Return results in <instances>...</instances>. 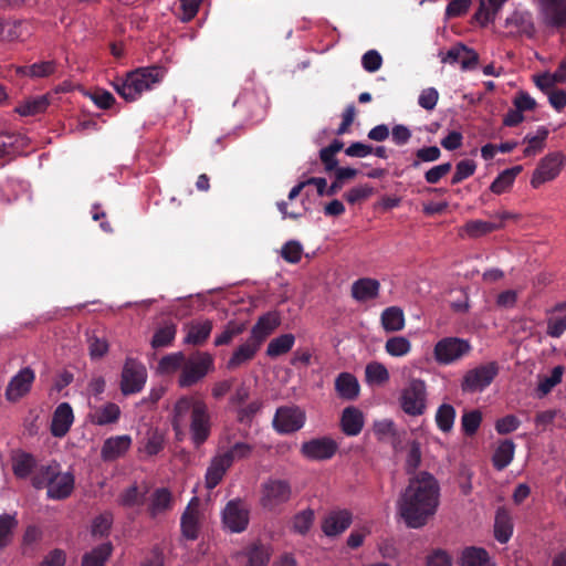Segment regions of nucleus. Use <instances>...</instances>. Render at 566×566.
Listing matches in <instances>:
<instances>
[{
  "instance_id": "1",
  "label": "nucleus",
  "mask_w": 566,
  "mask_h": 566,
  "mask_svg": "<svg viewBox=\"0 0 566 566\" xmlns=\"http://www.w3.org/2000/svg\"><path fill=\"white\" fill-rule=\"evenodd\" d=\"M441 486L427 471H420L409 479V483L397 500V511L405 525L418 530L428 524L438 511Z\"/></svg>"
},
{
  "instance_id": "2",
  "label": "nucleus",
  "mask_w": 566,
  "mask_h": 566,
  "mask_svg": "<svg viewBox=\"0 0 566 566\" xmlns=\"http://www.w3.org/2000/svg\"><path fill=\"white\" fill-rule=\"evenodd\" d=\"M189 420L191 441L195 447L203 444L211 434V415L203 399L197 396H181L172 408L171 426L175 434L182 433Z\"/></svg>"
},
{
  "instance_id": "3",
  "label": "nucleus",
  "mask_w": 566,
  "mask_h": 566,
  "mask_svg": "<svg viewBox=\"0 0 566 566\" xmlns=\"http://www.w3.org/2000/svg\"><path fill=\"white\" fill-rule=\"evenodd\" d=\"M166 69L160 65L137 67L125 77H117L112 85L116 93L126 102L137 101L143 93L154 90L166 76Z\"/></svg>"
},
{
  "instance_id": "4",
  "label": "nucleus",
  "mask_w": 566,
  "mask_h": 566,
  "mask_svg": "<svg viewBox=\"0 0 566 566\" xmlns=\"http://www.w3.org/2000/svg\"><path fill=\"white\" fill-rule=\"evenodd\" d=\"M214 370V358L209 352H193L185 360L179 374L178 386L191 388L202 381L207 375Z\"/></svg>"
},
{
  "instance_id": "5",
  "label": "nucleus",
  "mask_w": 566,
  "mask_h": 566,
  "mask_svg": "<svg viewBox=\"0 0 566 566\" xmlns=\"http://www.w3.org/2000/svg\"><path fill=\"white\" fill-rule=\"evenodd\" d=\"M398 402H400V408L407 416H423L427 409L426 382L420 378L410 379L402 388Z\"/></svg>"
},
{
  "instance_id": "6",
  "label": "nucleus",
  "mask_w": 566,
  "mask_h": 566,
  "mask_svg": "<svg viewBox=\"0 0 566 566\" xmlns=\"http://www.w3.org/2000/svg\"><path fill=\"white\" fill-rule=\"evenodd\" d=\"M471 350L472 345L467 339L448 336L434 344L433 357L438 365L447 366L461 360Z\"/></svg>"
},
{
  "instance_id": "7",
  "label": "nucleus",
  "mask_w": 566,
  "mask_h": 566,
  "mask_svg": "<svg viewBox=\"0 0 566 566\" xmlns=\"http://www.w3.org/2000/svg\"><path fill=\"white\" fill-rule=\"evenodd\" d=\"M147 379L148 371L142 361L130 357L124 360L120 374V391L124 396L140 392Z\"/></svg>"
},
{
  "instance_id": "8",
  "label": "nucleus",
  "mask_w": 566,
  "mask_h": 566,
  "mask_svg": "<svg viewBox=\"0 0 566 566\" xmlns=\"http://www.w3.org/2000/svg\"><path fill=\"white\" fill-rule=\"evenodd\" d=\"M499 374V365L495 360L469 369L461 384L464 392H478L486 389Z\"/></svg>"
},
{
  "instance_id": "9",
  "label": "nucleus",
  "mask_w": 566,
  "mask_h": 566,
  "mask_svg": "<svg viewBox=\"0 0 566 566\" xmlns=\"http://www.w3.org/2000/svg\"><path fill=\"white\" fill-rule=\"evenodd\" d=\"M566 164V156L562 151L548 153L543 157L532 174L531 186L539 188L545 182L552 181L560 174Z\"/></svg>"
},
{
  "instance_id": "10",
  "label": "nucleus",
  "mask_w": 566,
  "mask_h": 566,
  "mask_svg": "<svg viewBox=\"0 0 566 566\" xmlns=\"http://www.w3.org/2000/svg\"><path fill=\"white\" fill-rule=\"evenodd\" d=\"M305 424V412L296 406L279 407L273 416L272 426L279 434H292Z\"/></svg>"
},
{
  "instance_id": "11",
  "label": "nucleus",
  "mask_w": 566,
  "mask_h": 566,
  "mask_svg": "<svg viewBox=\"0 0 566 566\" xmlns=\"http://www.w3.org/2000/svg\"><path fill=\"white\" fill-rule=\"evenodd\" d=\"M292 488L289 481L270 479L262 484L261 505L263 509L274 511L291 500Z\"/></svg>"
},
{
  "instance_id": "12",
  "label": "nucleus",
  "mask_w": 566,
  "mask_h": 566,
  "mask_svg": "<svg viewBox=\"0 0 566 566\" xmlns=\"http://www.w3.org/2000/svg\"><path fill=\"white\" fill-rule=\"evenodd\" d=\"M222 523L233 534H241L250 523V509L241 499L228 502L222 511Z\"/></svg>"
},
{
  "instance_id": "13",
  "label": "nucleus",
  "mask_w": 566,
  "mask_h": 566,
  "mask_svg": "<svg viewBox=\"0 0 566 566\" xmlns=\"http://www.w3.org/2000/svg\"><path fill=\"white\" fill-rule=\"evenodd\" d=\"M338 449L339 444L334 439L322 437L302 443L301 453L310 461H327L335 455Z\"/></svg>"
},
{
  "instance_id": "14",
  "label": "nucleus",
  "mask_w": 566,
  "mask_h": 566,
  "mask_svg": "<svg viewBox=\"0 0 566 566\" xmlns=\"http://www.w3.org/2000/svg\"><path fill=\"white\" fill-rule=\"evenodd\" d=\"M34 380V371L30 367L22 368L10 378L6 388V398L9 402H17L29 394Z\"/></svg>"
},
{
  "instance_id": "15",
  "label": "nucleus",
  "mask_w": 566,
  "mask_h": 566,
  "mask_svg": "<svg viewBox=\"0 0 566 566\" xmlns=\"http://www.w3.org/2000/svg\"><path fill=\"white\" fill-rule=\"evenodd\" d=\"M539 11L547 27L566 25V0H539Z\"/></svg>"
},
{
  "instance_id": "16",
  "label": "nucleus",
  "mask_w": 566,
  "mask_h": 566,
  "mask_svg": "<svg viewBox=\"0 0 566 566\" xmlns=\"http://www.w3.org/2000/svg\"><path fill=\"white\" fill-rule=\"evenodd\" d=\"M352 523L353 514L349 510H334L325 515L322 522V531L326 536H338L345 532Z\"/></svg>"
},
{
  "instance_id": "17",
  "label": "nucleus",
  "mask_w": 566,
  "mask_h": 566,
  "mask_svg": "<svg viewBox=\"0 0 566 566\" xmlns=\"http://www.w3.org/2000/svg\"><path fill=\"white\" fill-rule=\"evenodd\" d=\"M281 326V316L279 312L272 311L265 313L256 319L252 326L249 339L256 344H263L264 340L273 334V332Z\"/></svg>"
},
{
  "instance_id": "18",
  "label": "nucleus",
  "mask_w": 566,
  "mask_h": 566,
  "mask_svg": "<svg viewBox=\"0 0 566 566\" xmlns=\"http://www.w3.org/2000/svg\"><path fill=\"white\" fill-rule=\"evenodd\" d=\"M199 499L193 496L180 518L181 534L191 542L199 537Z\"/></svg>"
},
{
  "instance_id": "19",
  "label": "nucleus",
  "mask_w": 566,
  "mask_h": 566,
  "mask_svg": "<svg viewBox=\"0 0 566 566\" xmlns=\"http://www.w3.org/2000/svg\"><path fill=\"white\" fill-rule=\"evenodd\" d=\"M129 434L111 437L102 444L101 457L104 461H114L124 455L130 448Z\"/></svg>"
},
{
  "instance_id": "20",
  "label": "nucleus",
  "mask_w": 566,
  "mask_h": 566,
  "mask_svg": "<svg viewBox=\"0 0 566 566\" xmlns=\"http://www.w3.org/2000/svg\"><path fill=\"white\" fill-rule=\"evenodd\" d=\"M505 27L511 33L532 38L535 34V25L532 14L527 11H514L505 19Z\"/></svg>"
},
{
  "instance_id": "21",
  "label": "nucleus",
  "mask_w": 566,
  "mask_h": 566,
  "mask_svg": "<svg viewBox=\"0 0 566 566\" xmlns=\"http://www.w3.org/2000/svg\"><path fill=\"white\" fill-rule=\"evenodd\" d=\"M73 423L72 407L67 402H62L56 408L52 416L51 434L56 438H62L69 433Z\"/></svg>"
},
{
  "instance_id": "22",
  "label": "nucleus",
  "mask_w": 566,
  "mask_h": 566,
  "mask_svg": "<svg viewBox=\"0 0 566 566\" xmlns=\"http://www.w3.org/2000/svg\"><path fill=\"white\" fill-rule=\"evenodd\" d=\"M546 335L558 338L566 332V302H559L547 311Z\"/></svg>"
},
{
  "instance_id": "23",
  "label": "nucleus",
  "mask_w": 566,
  "mask_h": 566,
  "mask_svg": "<svg viewBox=\"0 0 566 566\" xmlns=\"http://www.w3.org/2000/svg\"><path fill=\"white\" fill-rule=\"evenodd\" d=\"M340 428L345 436L355 437L364 428V415L357 407H345L340 417Z\"/></svg>"
},
{
  "instance_id": "24",
  "label": "nucleus",
  "mask_w": 566,
  "mask_h": 566,
  "mask_svg": "<svg viewBox=\"0 0 566 566\" xmlns=\"http://www.w3.org/2000/svg\"><path fill=\"white\" fill-rule=\"evenodd\" d=\"M87 417L93 426H111L118 422L120 408L117 403L107 402L92 409Z\"/></svg>"
},
{
  "instance_id": "25",
  "label": "nucleus",
  "mask_w": 566,
  "mask_h": 566,
  "mask_svg": "<svg viewBox=\"0 0 566 566\" xmlns=\"http://www.w3.org/2000/svg\"><path fill=\"white\" fill-rule=\"evenodd\" d=\"M232 463L224 459L220 453L213 457L209 468L206 469L205 486L209 490L214 489L222 481L226 472L230 470Z\"/></svg>"
},
{
  "instance_id": "26",
  "label": "nucleus",
  "mask_w": 566,
  "mask_h": 566,
  "mask_svg": "<svg viewBox=\"0 0 566 566\" xmlns=\"http://www.w3.org/2000/svg\"><path fill=\"white\" fill-rule=\"evenodd\" d=\"M261 346L260 343H254L251 339L245 340V343H242L232 353L230 359L226 363V368H228V370L239 369L242 365L254 358Z\"/></svg>"
},
{
  "instance_id": "27",
  "label": "nucleus",
  "mask_w": 566,
  "mask_h": 566,
  "mask_svg": "<svg viewBox=\"0 0 566 566\" xmlns=\"http://www.w3.org/2000/svg\"><path fill=\"white\" fill-rule=\"evenodd\" d=\"M29 35L30 29L25 21L0 18V41L12 42Z\"/></svg>"
},
{
  "instance_id": "28",
  "label": "nucleus",
  "mask_w": 566,
  "mask_h": 566,
  "mask_svg": "<svg viewBox=\"0 0 566 566\" xmlns=\"http://www.w3.org/2000/svg\"><path fill=\"white\" fill-rule=\"evenodd\" d=\"M335 391L345 400H354L359 397L360 385L357 378L347 371H343L335 378Z\"/></svg>"
},
{
  "instance_id": "29",
  "label": "nucleus",
  "mask_w": 566,
  "mask_h": 566,
  "mask_svg": "<svg viewBox=\"0 0 566 566\" xmlns=\"http://www.w3.org/2000/svg\"><path fill=\"white\" fill-rule=\"evenodd\" d=\"M74 488V476L71 472H60L57 478L46 486L48 496L52 500H63L71 495Z\"/></svg>"
},
{
  "instance_id": "30",
  "label": "nucleus",
  "mask_w": 566,
  "mask_h": 566,
  "mask_svg": "<svg viewBox=\"0 0 566 566\" xmlns=\"http://www.w3.org/2000/svg\"><path fill=\"white\" fill-rule=\"evenodd\" d=\"M514 525L512 516L504 507H499L495 513L494 537L501 543H507L512 537Z\"/></svg>"
},
{
  "instance_id": "31",
  "label": "nucleus",
  "mask_w": 566,
  "mask_h": 566,
  "mask_svg": "<svg viewBox=\"0 0 566 566\" xmlns=\"http://www.w3.org/2000/svg\"><path fill=\"white\" fill-rule=\"evenodd\" d=\"M242 555L248 559L245 566H268L271 559V549L261 542H253L244 548Z\"/></svg>"
},
{
  "instance_id": "32",
  "label": "nucleus",
  "mask_w": 566,
  "mask_h": 566,
  "mask_svg": "<svg viewBox=\"0 0 566 566\" xmlns=\"http://www.w3.org/2000/svg\"><path fill=\"white\" fill-rule=\"evenodd\" d=\"M172 496L168 488H158L150 496L148 513L151 517L158 516L171 509Z\"/></svg>"
},
{
  "instance_id": "33",
  "label": "nucleus",
  "mask_w": 566,
  "mask_h": 566,
  "mask_svg": "<svg viewBox=\"0 0 566 566\" xmlns=\"http://www.w3.org/2000/svg\"><path fill=\"white\" fill-rule=\"evenodd\" d=\"M506 1L507 0H481L474 14L475 21L482 27L493 22Z\"/></svg>"
},
{
  "instance_id": "34",
  "label": "nucleus",
  "mask_w": 566,
  "mask_h": 566,
  "mask_svg": "<svg viewBox=\"0 0 566 566\" xmlns=\"http://www.w3.org/2000/svg\"><path fill=\"white\" fill-rule=\"evenodd\" d=\"M56 69L57 64L55 61H40L31 65L19 66L17 72L30 78H44L54 74Z\"/></svg>"
},
{
  "instance_id": "35",
  "label": "nucleus",
  "mask_w": 566,
  "mask_h": 566,
  "mask_svg": "<svg viewBox=\"0 0 566 566\" xmlns=\"http://www.w3.org/2000/svg\"><path fill=\"white\" fill-rule=\"evenodd\" d=\"M36 468V460L27 451H19L12 457V472L19 479H28Z\"/></svg>"
},
{
  "instance_id": "36",
  "label": "nucleus",
  "mask_w": 566,
  "mask_h": 566,
  "mask_svg": "<svg viewBox=\"0 0 566 566\" xmlns=\"http://www.w3.org/2000/svg\"><path fill=\"white\" fill-rule=\"evenodd\" d=\"M212 323L209 319L198 323H191L188 327V334H186L184 343L191 344L195 346H201L211 335Z\"/></svg>"
},
{
  "instance_id": "37",
  "label": "nucleus",
  "mask_w": 566,
  "mask_h": 566,
  "mask_svg": "<svg viewBox=\"0 0 566 566\" xmlns=\"http://www.w3.org/2000/svg\"><path fill=\"white\" fill-rule=\"evenodd\" d=\"M60 472L61 465L56 461H52L46 465H40L31 478V484L36 489L48 488L52 480L57 478Z\"/></svg>"
},
{
  "instance_id": "38",
  "label": "nucleus",
  "mask_w": 566,
  "mask_h": 566,
  "mask_svg": "<svg viewBox=\"0 0 566 566\" xmlns=\"http://www.w3.org/2000/svg\"><path fill=\"white\" fill-rule=\"evenodd\" d=\"M515 443L512 440H504L495 449L492 462L497 471H503L514 460Z\"/></svg>"
},
{
  "instance_id": "39",
  "label": "nucleus",
  "mask_w": 566,
  "mask_h": 566,
  "mask_svg": "<svg viewBox=\"0 0 566 566\" xmlns=\"http://www.w3.org/2000/svg\"><path fill=\"white\" fill-rule=\"evenodd\" d=\"M522 171V166H514L507 168L499 174L490 186V190L495 195H502L510 190L513 186L515 178Z\"/></svg>"
},
{
  "instance_id": "40",
  "label": "nucleus",
  "mask_w": 566,
  "mask_h": 566,
  "mask_svg": "<svg viewBox=\"0 0 566 566\" xmlns=\"http://www.w3.org/2000/svg\"><path fill=\"white\" fill-rule=\"evenodd\" d=\"M148 488L140 490L137 485L128 486L118 496L119 505L124 507L143 506L147 500Z\"/></svg>"
},
{
  "instance_id": "41",
  "label": "nucleus",
  "mask_w": 566,
  "mask_h": 566,
  "mask_svg": "<svg viewBox=\"0 0 566 566\" xmlns=\"http://www.w3.org/2000/svg\"><path fill=\"white\" fill-rule=\"evenodd\" d=\"M381 325L387 333H395L403 329V311L398 307H387L381 314Z\"/></svg>"
},
{
  "instance_id": "42",
  "label": "nucleus",
  "mask_w": 566,
  "mask_h": 566,
  "mask_svg": "<svg viewBox=\"0 0 566 566\" xmlns=\"http://www.w3.org/2000/svg\"><path fill=\"white\" fill-rule=\"evenodd\" d=\"M113 547L111 542L102 543L82 557V566H104L112 554Z\"/></svg>"
},
{
  "instance_id": "43",
  "label": "nucleus",
  "mask_w": 566,
  "mask_h": 566,
  "mask_svg": "<svg viewBox=\"0 0 566 566\" xmlns=\"http://www.w3.org/2000/svg\"><path fill=\"white\" fill-rule=\"evenodd\" d=\"M548 134V129L544 126L537 129L536 135L527 134L523 139V142L527 144L523 150V155L525 157H534L539 154L545 147Z\"/></svg>"
},
{
  "instance_id": "44",
  "label": "nucleus",
  "mask_w": 566,
  "mask_h": 566,
  "mask_svg": "<svg viewBox=\"0 0 566 566\" xmlns=\"http://www.w3.org/2000/svg\"><path fill=\"white\" fill-rule=\"evenodd\" d=\"M50 102L45 95L30 97L15 107V112L21 116H34L45 112Z\"/></svg>"
},
{
  "instance_id": "45",
  "label": "nucleus",
  "mask_w": 566,
  "mask_h": 566,
  "mask_svg": "<svg viewBox=\"0 0 566 566\" xmlns=\"http://www.w3.org/2000/svg\"><path fill=\"white\" fill-rule=\"evenodd\" d=\"M295 343V337L293 334H282L277 337H274L268 345V350H265V354H268L271 358H276L285 353H289L292 350L293 345Z\"/></svg>"
},
{
  "instance_id": "46",
  "label": "nucleus",
  "mask_w": 566,
  "mask_h": 566,
  "mask_svg": "<svg viewBox=\"0 0 566 566\" xmlns=\"http://www.w3.org/2000/svg\"><path fill=\"white\" fill-rule=\"evenodd\" d=\"M499 229H501V222H495L492 220H470L463 227L464 233L470 238H479Z\"/></svg>"
},
{
  "instance_id": "47",
  "label": "nucleus",
  "mask_w": 566,
  "mask_h": 566,
  "mask_svg": "<svg viewBox=\"0 0 566 566\" xmlns=\"http://www.w3.org/2000/svg\"><path fill=\"white\" fill-rule=\"evenodd\" d=\"M455 419V409L453 406L443 403L437 408L434 420L436 426L443 433L452 430Z\"/></svg>"
},
{
  "instance_id": "48",
  "label": "nucleus",
  "mask_w": 566,
  "mask_h": 566,
  "mask_svg": "<svg viewBox=\"0 0 566 566\" xmlns=\"http://www.w3.org/2000/svg\"><path fill=\"white\" fill-rule=\"evenodd\" d=\"M187 357L182 352H175L161 357L158 363V370L165 375H171L182 369Z\"/></svg>"
},
{
  "instance_id": "49",
  "label": "nucleus",
  "mask_w": 566,
  "mask_h": 566,
  "mask_svg": "<svg viewBox=\"0 0 566 566\" xmlns=\"http://www.w3.org/2000/svg\"><path fill=\"white\" fill-rule=\"evenodd\" d=\"M344 147V143L339 139H334L327 147L319 150V159L324 165L326 171H333L338 167L336 154Z\"/></svg>"
},
{
  "instance_id": "50",
  "label": "nucleus",
  "mask_w": 566,
  "mask_h": 566,
  "mask_svg": "<svg viewBox=\"0 0 566 566\" xmlns=\"http://www.w3.org/2000/svg\"><path fill=\"white\" fill-rule=\"evenodd\" d=\"M488 562V552L474 546L463 549L460 558L461 566H484Z\"/></svg>"
},
{
  "instance_id": "51",
  "label": "nucleus",
  "mask_w": 566,
  "mask_h": 566,
  "mask_svg": "<svg viewBox=\"0 0 566 566\" xmlns=\"http://www.w3.org/2000/svg\"><path fill=\"white\" fill-rule=\"evenodd\" d=\"M412 345L405 336H392L385 343V352L392 357H403L411 352Z\"/></svg>"
},
{
  "instance_id": "52",
  "label": "nucleus",
  "mask_w": 566,
  "mask_h": 566,
  "mask_svg": "<svg viewBox=\"0 0 566 566\" xmlns=\"http://www.w3.org/2000/svg\"><path fill=\"white\" fill-rule=\"evenodd\" d=\"M18 526V520L9 513L0 514V549L6 548L10 543L13 530Z\"/></svg>"
},
{
  "instance_id": "53",
  "label": "nucleus",
  "mask_w": 566,
  "mask_h": 566,
  "mask_svg": "<svg viewBox=\"0 0 566 566\" xmlns=\"http://www.w3.org/2000/svg\"><path fill=\"white\" fill-rule=\"evenodd\" d=\"M564 371V366L558 365L552 369L551 375L541 378L537 385V391L539 392V395H548L549 391H552L553 388L560 382V380L563 379Z\"/></svg>"
},
{
  "instance_id": "54",
  "label": "nucleus",
  "mask_w": 566,
  "mask_h": 566,
  "mask_svg": "<svg viewBox=\"0 0 566 566\" xmlns=\"http://www.w3.org/2000/svg\"><path fill=\"white\" fill-rule=\"evenodd\" d=\"M253 450L254 447L249 442H235L231 448L220 454L233 464L234 461L249 459Z\"/></svg>"
},
{
  "instance_id": "55",
  "label": "nucleus",
  "mask_w": 566,
  "mask_h": 566,
  "mask_svg": "<svg viewBox=\"0 0 566 566\" xmlns=\"http://www.w3.org/2000/svg\"><path fill=\"white\" fill-rule=\"evenodd\" d=\"M314 524V511L312 509L303 510L293 517L292 528L295 534H307Z\"/></svg>"
},
{
  "instance_id": "56",
  "label": "nucleus",
  "mask_w": 566,
  "mask_h": 566,
  "mask_svg": "<svg viewBox=\"0 0 566 566\" xmlns=\"http://www.w3.org/2000/svg\"><path fill=\"white\" fill-rule=\"evenodd\" d=\"M449 306L457 313H464L469 308L467 290L460 285L449 290Z\"/></svg>"
},
{
  "instance_id": "57",
  "label": "nucleus",
  "mask_w": 566,
  "mask_h": 566,
  "mask_svg": "<svg viewBox=\"0 0 566 566\" xmlns=\"http://www.w3.org/2000/svg\"><path fill=\"white\" fill-rule=\"evenodd\" d=\"M366 380L371 384L382 385L390 379V374L381 363L367 364L365 368Z\"/></svg>"
},
{
  "instance_id": "58",
  "label": "nucleus",
  "mask_w": 566,
  "mask_h": 566,
  "mask_svg": "<svg viewBox=\"0 0 566 566\" xmlns=\"http://www.w3.org/2000/svg\"><path fill=\"white\" fill-rule=\"evenodd\" d=\"M263 402L260 399H255L247 406H238L235 408V418L242 424H250L253 418L261 411Z\"/></svg>"
},
{
  "instance_id": "59",
  "label": "nucleus",
  "mask_w": 566,
  "mask_h": 566,
  "mask_svg": "<svg viewBox=\"0 0 566 566\" xmlns=\"http://www.w3.org/2000/svg\"><path fill=\"white\" fill-rule=\"evenodd\" d=\"M165 446V436L158 429H151L147 433L146 443H144V451L153 457L163 451Z\"/></svg>"
},
{
  "instance_id": "60",
  "label": "nucleus",
  "mask_w": 566,
  "mask_h": 566,
  "mask_svg": "<svg viewBox=\"0 0 566 566\" xmlns=\"http://www.w3.org/2000/svg\"><path fill=\"white\" fill-rule=\"evenodd\" d=\"M482 412L479 410L464 412L461 419L463 433L469 437L475 434L482 424Z\"/></svg>"
},
{
  "instance_id": "61",
  "label": "nucleus",
  "mask_w": 566,
  "mask_h": 566,
  "mask_svg": "<svg viewBox=\"0 0 566 566\" xmlns=\"http://www.w3.org/2000/svg\"><path fill=\"white\" fill-rule=\"evenodd\" d=\"M176 335L175 325H164L155 332L151 338V347L160 348L172 343Z\"/></svg>"
},
{
  "instance_id": "62",
  "label": "nucleus",
  "mask_w": 566,
  "mask_h": 566,
  "mask_svg": "<svg viewBox=\"0 0 566 566\" xmlns=\"http://www.w3.org/2000/svg\"><path fill=\"white\" fill-rule=\"evenodd\" d=\"M113 524L112 513H101L92 522L91 533L93 536L104 537L109 534Z\"/></svg>"
},
{
  "instance_id": "63",
  "label": "nucleus",
  "mask_w": 566,
  "mask_h": 566,
  "mask_svg": "<svg viewBox=\"0 0 566 566\" xmlns=\"http://www.w3.org/2000/svg\"><path fill=\"white\" fill-rule=\"evenodd\" d=\"M281 256L289 263H298L303 255V247L296 240H290L280 251Z\"/></svg>"
},
{
  "instance_id": "64",
  "label": "nucleus",
  "mask_w": 566,
  "mask_h": 566,
  "mask_svg": "<svg viewBox=\"0 0 566 566\" xmlns=\"http://www.w3.org/2000/svg\"><path fill=\"white\" fill-rule=\"evenodd\" d=\"M476 170V164L472 159H464L455 165V172L452 176L451 184L458 185L464 179L471 177Z\"/></svg>"
}]
</instances>
